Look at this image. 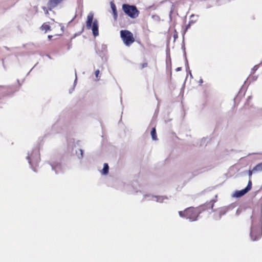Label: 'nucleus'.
Wrapping results in <instances>:
<instances>
[{"instance_id": "nucleus-5", "label": "nucleus", "mask_w": 262, "mask_h": 262, "mask_svg": "<svg viewBox=\"0 0 262 262\" xmlns=\"http://www.w3.org/2000/svg\"><path fill=\"white\" fill-rule=\"evenodd\" d=\"M122 9L124 12L131 18H136L139 15V11L135 6L123 4Z\"/></svg>"}, {"instance_id": "nucleus-21", "label": "nucleus", "mask_w": 262, "mask_h": 262, "mask_svg": "<svg viewBox=\"0 0 262 262\" xmlns=\"http://www.w3.org/2000/svg\"><path fill=\"white\" fill-rule=\"evenodd\" d=\"M71 46V43H69V47H68V49H69L70 48Z\"/></svg>"}, {"instance_id": "nucleus-2", "label": "nucleus", "mask_w": 262, "mask_h": 262, "mask_svg": "<svg viewBox=\"0 0 262 262\" xmlns=\"http://www.w3.org/2000/svg\"><path fill=\"white\" fill-rule=\"evenodd\" d=\"M93 18L94 14L92 12L89 13L87 16L86 26L88 29H92L93 35L97 36L99 34L98 23L96 19L93 22Z\"/></svg>"}, {"instance_id": "nucleus-8", "label": "nucleus", "mask_w": 262, "mask_h": 262, "mask_svg": "<svg viewBox=\"0 0 262 262\" xmlns=\"http://www.w3.org/2000/svg\"><path fill=\"white\" fill-rule=\"evenodd\" d=\"M215 203V201L214 200H211L210 202L206 203L205 204H204L203 207V210L206 209H212L213 207L214 206V204Z\"/></svg>"}, {"instance_id": "nucleus-6", "label": "nucleus", "mask_w": 262, "mask_h": 262, "mask_svg": "<svg viewBox=\"0 0 262 262\" xmlns=\"http://www.w3.org/2000/svg\"><path fill=\"white\" fill-rule=\"evenodd\" d=\"M251 188H252V181L251 180H249L248 185L245 189H244L241 191H237L236 192V197H241V196L244 195L245 194H246L247 192H248L249 190H250Z\"/></svg>"}, {"instance_id": "nucleus-12", "label": "nucleus", "mask_w": 262, "mask_h": 262, "mask_svg": "<svg viewBox=\"0 0 262 262\" xmlns=\"http://www.w3.org/2000/svg\"><path fill=\"white\" fill-rule=\"evenodd\" d=\"M109 167L107 163L104 164L103 168L102 169V173L104 174H107L108 172Z\"/></svg>"}, {"instance_id": "nucleus-7", "label": "nucleus", "mask_w": 262, "mask_h": 262, "mask_svg": "<svg viewBox=\"0 0 262 262\" xmlns=\"http://www.w3.org/2000/svg\"><path fill=\"white\" fill-rule=\"evenodd\" d=\"M63 0H49L48 2L47 5L48 9L50 11L52 10L54 8L56 7L58 5L61 4Z\"/></svg>"}, {"instance_id": "nucleus-4", "label": "nucleus", "mask_w": 262, "mask_h": 262, "mask_svg": "<svg viewBox=\"0 0 262 262\" xmlns=\"http://www.w3.org/2000/svg\"><path fill=\"white\" fill-rule=\"evenodd\" d=\"M120 37L124 45L127 47L130 46L135 41L133 34L127 30L120 31Z\"/></svg>"}, {"instance_id": "nucleus-13", "label": "nucleus", "mask_w": 262, "mask_h": 262, "mask_svg": "<svg viewBox=\"0 0 262 262\" xmlns=\"http://www.w3.org/2000/svg\"><path fill=\"white\" fill-rule=\"evenodd\" d=\"M42 8L43 10L44 11L45 14L47 16L49 15V11H50V10L48 9V7L47 8L46 7H42Z\"/></svg>"}, {"instance_id": "nucleus-18", "label": "nucleus", "mask_w": 262, "mask_h": 262, "mask_svg": "<svg viewBox=\"0 0 262 262\" xmlns=\"http://www.w3.org/2000/svg\"><path fill=\"white\" fill-rule=\"evenodd\" d=\"M253 171V170H249L248 174H249V176L250 179L251 178Z\"/></svg>"}, {"instance_id": "nucleus-17", "label": "nucleus", "mask_w": 262, "mask_h": 262, "mask_svg": "<svg viewBox=\"0 0 262 262\" xmlns=\"http://www.w3.org/2000/svg\"><path fill=\"white\" fill-rule=\"evenodd\" d=\"M226 211L225 210H221L220 211V217H221L222 215H224L226 213Z\"/></svg>"}, {"instance_id": "nucleus-1", "label": "nucleus", "mask_w": 262, "mask_h": 262, "mask_svg": "<svg viewBox=\"0 0 262 262\" xmlns=\"http://www.w3.org/2000/svg\"><path fill=\"white\" fill-rule=\"evenodd\" d=\"M200 211L197 208L188 207L184 211L179 212V215L182 217H185L191 221H195L197 220Z\"/></svg>"}, {"instance_id": "nucleus-3", "label": "nucleus", "mask_w": 262, "mask_h": 262, "mask_svg": "<svg viewBox=\"0 0 262 262\" xmlns=\"http://www.w3.org/2000/svg\"><path fill=\"white\" fill-rule=\"evenodd\" d=\"M262 235V228L260 226V221L258 220L257 223L254 224V221L252 219V224L251 228L250 236L252 241L258 239Z\"/></svg>"}, {"instance_id": "nucleus-20", "label": "nucleus", "mask_w": 262, "mask_h": 262, "mask_svg": "<svg viewBox=\"0 0 262 262\" xmlns=\"http://www.w3.org/2000/svg\"><path fill=\"white\" fill-rule=\"evenodd\" d=\"M80 151L81 157H83V151L82 149H80Z\"/></svg>"}, {"instance_id": "nucleus-22", "label": "nucleus", "mask_w": 262, "mask_h": 262, "mask_svg": "<svg viewBox=\"0 0 262 262\" xmlns=\"http://www.w3.org/2000/svg\"><path fill=\"white\" fill-rule=\"evenodd\" d=\"M52 37V36L51 35H49V36H48V38H50V39Z\"/></svg>"}, {"instance_id": "nucleus-14", "label": "nucleus", "mask_w": 262, "mask_h": 262, "mask_svg": "<svg viewBox=\"0 0 262 262\" xmlns=\"http://www.w3.org/2000/svg\"><path fill=\"white\" fill-rule=\"evenodd\" d=\"M112 8L113 10V12H114L115 15H116L117 14L116 9V7L114 4L112 5Z\"/></svg>"}, {"instance_id": "nucleus-15", "label": "nucleus", "mask_w": 262, "mask_h": 262, "mask_svg": "<svg viewBox=\"0 0 262 262\" xmlns=\"http://www.w3.org/2000/svg\"><path fill=\"white\" fill-rule=\"evenodd\" d=\"M148 66V63L147 62L143 63L141 64V68L143 69L144 68H146Z\"/></svg>"}, {"instance_id": "nucleus-10", "label": "nucleus", "mask_w": 262, "mask_h": 262, "mask_svg": "<svg viewBox=\"0 0 262 262\" xmlns=\"http://www.w3.org/2000/svg\"><path fill=\"white\" fill-rule=\"evenodd\" d=\"M253 171H262V162L258 163L253 168Z\"/></svg>"}, {"instance_id": "nucleus-19", "label": "nucleus", "mask_w": 262, "mask_h": 262, "mask_svg": "<svg viewBox=\"0 0 262 262\" xmlns=\"http://www.w3.org/2000/svg\"><path fill=\"white\" fill-rule=\"evenodd\" d=\"M28 160H29V162L30 163H31V156H29L28 157Z\"/></svg>"}, {"instance_id": "nucleus-11", "label": "nucleus", "mask_w": 262, "mask_h": 262, "mask_svg": "<svg viewBox=\"0 0 262 262\" xmlns=\"http://www.w3.org/2000/svg\"><path fill=\"white\" fill-rule=\"evenodd\" d=\"M150 134H151V136L153 140H157L156 130V128L155 127H154V128H152V129L151 130V132H150Z\"/></svg>"}, {"instance_id": "nucleus-16", "label": "nucleus", "mask_w": 262, "mask_h": 262, "mask_svg": "<svg viewBox=\"0 0 262 262\" xmlns=\"http://www.w3.org/2000/svg\"><path fill=\"white\" fill-rule=\"evenodd\" d=\"M99 74H100V71L99 70H97L95 72V76L98 79L99 78Z\"/></svg>"}, {"instance_id": "nucleus-9", "label": "nucleus", "mask_w": 262, "mask_h": 262, "mask_svg": "<svg viewBox=\"0 0 262 262\" xmlns=\"http://www.w3.org/2000/svg\"><path fill=\"white\" fill-rule=\"evenodd\" d=\"M40 29L41 30L45 31V32H47L48 31L50 30L51 27L47 23H43L41 26Z\"/></svg>"}]
</instances>
